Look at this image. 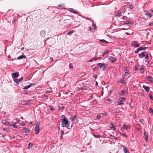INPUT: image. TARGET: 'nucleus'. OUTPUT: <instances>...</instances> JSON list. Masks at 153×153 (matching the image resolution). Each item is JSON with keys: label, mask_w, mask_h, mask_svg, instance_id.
Masks as SVG:
<instances>
[{"label": "nucleus", "mask_w": 153, "mask_h": 153, "mask_svg": "<svg viewBox=\"0 0 153 153\" xmlns=\"http://www.w3.org/2000/svg\"><path fill=\"white\" fill-rule=\"evenodd\" d=\"M121 13L120 10H119L117 11V13L116 14V15L114 16L115 17H120L121 15Z\"/></svg>", "instance_id": "obj_15"}, {"label": "nucleus", "mask_w": 153, "mask_h": 153, "mask_svg": "<svg viewBox=\"0 0 153 153\" xmlns=\"http://www.w3.org/2000/svg\"><path fill=\"white\" fill-rule=\"evenodd\" d=\"M127 91H126V90H123L120 91V94L121 95L124 94L125 93H126Z\"/></svg>", "instance_id": "obj_24"}, {"label": "nucleus", "mask_w": 153, "mask_h": 153, "mask_svg": "<svg viewBox=\"0 0 153 153\" xmlns=\"http://www.w3.org/2000/svg\"><path fill=\"white\" fill-rule=\"evenodd\" d=\"M93 77H94L96 79L97 77V75H93Z\"/></svg>", "instance_id": "obj_53"}, {"label": "nucleus", "mask_w": 153, "mask_h": 153, "mask_svg": "<svg viewBox=\"0 0 153 153\" xmlns=\"http://www.w3.org/2000/svg\"><path fill=\"white\" fill-rule=\"evenodd\" d=\"M140 70H141V73H143V68L142 67H141L140 68Z\"/></svg>", "instance_id": "obj_46"}, {"label": "nucleus", "mask_w": 153, "mask_h": 153, "mask_svg": "<svg viewBox=\"0 0 153 153\" xmlns=\"http://www.w3.org/2000/svg\"><path fill=\"white\" fill-rule=\"evenodd\" d=\"M91 29V27L90 26H89L88 28V30H90Z\"/></svg>", "instance_id": "obj_57"}, {"label": "nucleus", "mask_w": 153, "mask_h": 153, "mask_svg": "<svg viewBox=\"0 0 153 153\" xmlns=\"http://www.w3.org/2000/svg\"><path fill=\"white\" fill-rule=\"evenodd\" d=\"M109 52H110V51L109 50H105L103 52V53L102 54V56H105V54H108L109 53Z\"/></svg>", "instance_id": "obj_18"}, {"label": "nucleus", "mask_w": 153, "mask_h": 153, "mask_svg": "<svg viewBox=\"0 0 153 153\" xmlns=\"http://www.w3.org/2000/svg\"><path fill=\"white\" fill-rule=\"evenodd\" d=\"M74 32V30H71L68 32L67 34L68 35H70L72 33Z\"/></svg>", "instance_id": "obj_39"}, {"label": "nucleus", "mask_w": 153, "mask_h": 153, "mask_svg": "<svg viewBox=\"0 0 153 153\" xmlns=\"http://www.w3.org/2000/svg\"><path fill=\"white\" fill-rule=\"evenodd\" d=\"M109 61L113 63L117 61L116 59L113 56H109L108 58Z\"/></svg>", "instance_id": "obj_5"}, {"label": "nucleus", "mask_w": 153, "mask_h": 153, "mask_svg": "<svg viewBox=\"0 0 153 153\" xmlns=\"http://www.w3.org/2000/svg\"><path fill=\"white\" fill-rule=\"evenodd\" d=\"M149 58V56L147 54L145 57V59H148Z\"/></svg>", "instance_id": "obj_51"}, {"label": "nucleus", "mask_w": 153, "mask_h": 153, "mask_svg": "<svg viewBox=\"0 0 153 153\" xmlns=\"http://www.w3.org/2000/svg\"><path fill=\"white\" fill-rule=\"evenodd\" d=\"M119 82L123 84H125L126 83L125 81L122 79H120L119 80Z\"/></svg>", "instance_id": "obj_25"}, {"label": "nucleus", "mask_w": 153, "mask_h": 153, "mask_svg": "<svg viewBox=\"0 0 153 153\" xmlns=\"http://www.w3.org/2000/svg\"><path fill=\"white\" fill-rule=\"evenodd\" d=\"M98 67H97V66L95 68H94V69L93 70L94 71H96L98 69Z\"/></svg>", "instance_id": "obj_44"}, {"label": "nucleus", "mask_w": 153, "mask_h": 153, "mask_svg": "<svg viewBox=\"0 0 153 153\" xmlns=\"http://www.w3.org/2000/svg\"><path fill=\"white\" fill-rule=\"evenodd\" d=\"M126 16H123V18H122V19H125V18H126Z\"/></svg>", "instance_id": "obj_63"}, {"label": "nucleus", "mask_w": 153, "mask_h": 153, "mask_svg": "<svg viewBox=\"0 0 153 153\" xmlns=\"http://www.w3.org/2000/svg\"><path fill=\"white\" fill-rule=\"evenodd\" d=\"M145 52H143L142 53L139 54V56L140 58H143L145 56Z\"/></svg>", "instance_id": "obj_21"}, {"label": "nucleus", "mask_w": 153, "mask_h": 153, "mask_svg": "<svg viewBox=\"0 0 153 153\" xmlns=\"http://www.w3.org/2000/svg\"><path fill=\"white\" fill-rule=\"evenodd\" d=\"M110 128L111 129L114 131L116 129L115 126L114 125H113L112 124V126H110Z\"/></svg>", "instance_id": "obj_32"}, {"label": "nucleus", "mask_w": 153, "mask_h": 153, "mask_svg": "<svg viewBox=\"0 0 153 153\" xmlns=\"http://www.w3.org/2000/svg\"><path fill=\"white\" fill-rule=\"evenodd\" d=\"M131 128V126L129 125H124L121 128V130L122 129L125 130H127L128 129H130Z\"/></svg>", "instance_id": "obj_6"}, {"label": "nucleus", "mask_w": 153, "mask_h": 153, "mask_svg": "<svg viewBox=\"0 0 153 153\" xmlns=\"http://www.w3.org/2000/svg\"><path fill=\"white\" fill-rule=\"evenodd\" d=\"M69 68H73V66L71 64H70L69 65Z\"/></svg>", "instance_id": "obj_55"}, {"label": "nucleus", "mask_w": 153, "mask_h": 153, "mask_svg": "<svg viewBox=\"0 0 153 153\" xmlns=\"http://www.w3.org/2000/svg\"><path fill=\"white\" fill-rule=\"evenodd\" d=\"M143 88L145 90V91L147 92H149V88L146 85H143Z\"/></svg>", "instance_id": "obj_12"}, {"label": "nucleus", "mask_w": 153, "mask_h": 153, "mask_svg": "<svg viewBox=\"0 0 153 153\" xmlns=\"http://www.w3.org/2000/svg\"><path fill=\"white\" fill-rule=\"evenodd\" d=\"M149 97L151 100H153V98L151 94H150L149 95Z\"/></svg>", "instance_id": "obj_48"}, {"label": "nucleus", "mask_w": 153, "mask_h": 153, "mask_svg": "<svg viewBox=\"0 0 153 153\" xmlns=\"http://www.w3.org/2000/svg\"><path fill=\"white\" fill-rule=\"evenodd\" d=\"M76 117V116L75 115H74L72 117H71L70 118V119L71 120V121H73L75 119Z\"/></svg>", "instance_id": "obj_30"}, {"label": "nucleus", "mask_w": 153, "mask_h": 153, "mask_svg": "<svg viewBox=\"0 0 153 153\" xmlns=\"http://www.w3.org/2000/svg\"><path fill=\"white\" fill-rule=\"evenodd\" d=\"M58 7H59L60 8L62 7V5H61V4H60L58 5Z\"/></svg>", "instance_id": "obj_62"}, {"label": "nucleus", "mask_w": 153, "mask_h": 153, "mask_svg": "<svg viewBox=\"0 0 153 153\" xmlns=\"http://www.w3.org/2000/svg\"><path fill=\"white\" fill-rule=\"evenodd\" d=\"M97 67H100L103 69V71H104L106 68L107 65L104 63H99L97 64Z\"/></svg>", "instance_id": "obj_2"}, {"label": "nucleus", "mask_w": 153, "mask_h": 153, "mask_svg": "<svg viewBox=\"0 0 153 153\" xmlns=\"http://www.w3.org/2000/svg\"><path fill=\"white\" fill-rule=\"evenodd\" d=\"M30 88L28 85H27V86H25V87H24V88H23V89H27L28 88Z\"/></svg>", "instance_id": "obj_43"}, {"label": "nucleus", "mask_w": 153, "mask_h": 153, "mask_svg": "<svg viewBox=\"0 0 153 153\" xmlns=\"http://www.w3.org/2000/svg\"><path fill=\"white\" fill-rule=\"evenodd\" d=\"M146 48H137V50L135 51V53H137L138 52L140 51L145 50Z\"/></svg>", "instance_id": "obj_17"}, {"label": "nucleus", "mask_w": 153, "mask_h": 153, "mask_svg": "<svg viewBox=\"0 0 153 153\" xmlns=\"http://www.w3.org/2000/svg\"><path fill=\"white\" fill-rule=\"evenodd\" d=\"M116 102L117 103V105H123L124 104V103L123 102H120V101H118L117 102Z\"/></svg>", "instance_id": "obj_29"}, {"label": "nucleus", "mask_w": 153, "mask_h": 153, "mask_svg": "<svg viewBox=\"0 0 153 153\" xmlns=\"http://www.w3.org/2000/svg\"><path fill=\"white\" fill-rule=\"evenodd\" d=\"M89 88L88 87H87V86H84V87H82L81 88H80V89H81V90H88V89Z\"/></svg>", "instance_id": "obj_22"}, {"label": "nucleus", "mask_w": 153, "mask_h": 153, "mask_svg": "<svg viewBox=\"0 0 153 153\" xmlns=\"http://www.w3.org/2000/svg\"><path fill=\"white\" fill-rule=\"evenodd\" d=\"M39 124L38 123H36V126L35 128V134H37L39 133Z\"/></svg>", "instance_id": "obj_3"}, {"label": "nucleus", "mask_w": 153, "mask_h": 153, "mask_svg": "<svg viewBox=\"0 0 153 153\" xmlns=\"http://www.w3.org/2000/svg\"><path fill=\"white\" fill-rule=\"evenodd\" d=\"M76 10H74V11L73 12V13H74V14H79L78 12L76 11Z\"/></svg>", "instance_id": "obj_45"}, {"label": "nucleus", "mask_w": 153, "mask_h": 153, "mask_svg": "<svg viewBox=\"0 0 153 153\" xmlns=\"http://www.w3.org/2000/svg\"><path fill=\"white\" fill-rule=\"evenodd\" d=\"M100 42L104 43H108V42L104 39H101L100 40Z\"/></svg>", "instance_id": "obj_41"}, {"label": "nucleus", "mask_w": 153, "mask_h": 153, "mask_svg": "<svg viewBox=\"0 0 153 153\" xmlns=\"http://www.w3.org/2000/svg\"><path fill=\"white\" fill-rule=\"evenodd\" d=\"M132 45L134 47H138L140 46L138 42L137 41H133L131 43Z\"/></svg>", "instance_id": "obj_7"}, {"label": "nucleus", "mask_w": 153, "mask_h": 153, "mask_svg": "<svg viewBox=\"0 0 153 153\" xmlns=\"http://www.w3.org/2000/svg\"><path fill=\"white\" fill-rule=\"evenodd\" d=\"M145 12V14L148 16L150 18H151L152 16V15L149 11H146Z\"/></svg>", "instance_id": "obj_13"}, {"label": "nucleus", "mask_w": 153, "mask_h": 153, "mask_svg": "<svg viewBox=\"0 0 153 153\" xmlns=\"http://www.w3.org/2000/svg\"><path fill=\"white\" fill-rule=\"evenodd\" d=\"M64 108V107L63 106H59L58 108V109L59 110H62Z\"/></svg>", "instance_id": "obj_40"}, {"label": "nucleus", "mask_w": 153, "mask_h": 153, "mask_svg": "<svg viewBox=\"0 0 153 153\" xmlns=\"http://www.w3.org/2000/svg\"><path fill=\"white\" fill-rule=\"evenodd\" d=\"M51 92V91L49 90L47 91L46 93H50Z\"/></svg>", "instance_id": "obj_60"}, {"label": "nucleus", "mask_w": 153, "mask_h": 153, "mask_svg": "<svg viewBox=\"0 0 153 153\" xmlns=\"http://www.w3.org/2000/svg\"><path fill=\"white\" fill-rule=\"evenodd\" d=\"M61 120L62 121V126L63 127H66L69 128L70 127V123L68 120L67 118L64 117L63 119H62Z\"/></svg>", "instance_id": "obj_1"}, {"label": "nucleus", "mask_w": 153, "mask_h": 153, "mask_svg": "<svg viewBox=\"0 0 153 153\" xmlns=\"http://www.w3.org/2000/svg\"><path fill=\"white\" fill-rule=\"evenodd\" d=\"M123 148V150L124 153H129L128 150V148L124 146H122Z\"/></svg>", "instance_id": "obj_11"}, {"label": "nucleus", "mask_w": 153, "mask_h": 153, "mask_svg": "<svg viewBox=\"0 0 153 153\" xmlns=\"http://www.w3.org/2000/svg\"><path fill=\"white\" fill-rule=\"evenodd\" d=\"M149 25H150V26H153V23H149Z\"/></svg>", "instance_id": "obj_52"}, {"label": "nucleus", "mask_w": 153, "mask_h": 153, "mask_svg": "<svg viewBox=\"0 0 153 153\" xmlns=\"http://www.w3.org/2000/svg\"><path fill=\"white\" fill-rule=\"evenodd\" d=\"M68 10L70 12L73 13L74 10V9L72 8H68Z\"/></svg>", "instance_id": "obj_35"}, {"label": "nucleus", "mask_w": 153, "mask_h": 153, "mask_svg": "<svg viewBox=\"0 0 153 153\" xmlns=\"http://www.w3.org/2000/svg\"><path fill=\"white\" fill-rule=\"evenodd\" d=\"M125 24H127L128 25H131V24H132V22H131L126 21L125 22Z\"/></svg>", "instance_id": "obj_36"}, {"label": "nucleus", "mask_w": 153, "mask_h": 153, "mask_svg": "<svg viewBox=\"0 0 153 153\" xmlns=\"http://www.w3.org/2000/svg\"><path fill=\"white\" fill-rule=\"evenodd\" d=\"M20 120H17V122H16V123H19L20 122Z\"/></svg>", "instance_id": "obj_64"}, {"label": "nucleus", "mask_w": 153, "mask_h": 153, "mask_svg": "<svg viewBox=\"0 0 153 153\" xmlns=\"http://www.w3.org/2000/svg\"><path fill=\"white\" fill-rule=\"evenodd\" d=\"M16 123L15 122H10L9 126H13L14 128H17L18 126H16Z\"/></svg>", "instance_id": "obj_8"}, {"label": "nucleus", "mask_w": 153, "mask_h": 153, "mask_svg": "<svg viewBox=\"0 0 153 153\" xmlns=\"http://www.w3.org/2000/svg\"><path fill=\"white\" fill-rule=\"evenodd\" d=\"M49 107L50 108V110L51 111H52L54 109L52 106H50Z\"/></svg>", "instance_id": "obj_47"}, {"label": "nucleus", "mask_w": 153, "mask_h": 153, "mask_svg": "<svg viewBox=\"0 0 153 153\" xmlns=\"http://www.w3.org/2000/svg\"><path fill=\"white\" fill-rule=\"evenodd\" d=\"M120 134L121 135H122L123 137H124L126 138H127L128 137V136L125 133H120Z\"/></svg>", "instance_id": "obj_31"}, {"label": "nucleus", "mask_w": 153, "mask_h": 153, "mask_svg": "<svg viewBox=\"0 0 153 153\" xmlns=\"http://www.w3.org/2000/svg\"><path fill=\"white\" fill-rule=\"evenodd\" d=\"M11 76L13 79L19 76V74L18 72H16L15 73L12 74Z\"/></svg>", "instance_id": "obj_4"}, {"label": "nucleus", "mask_w": 153, "mask_h": 153, "mask_svg": "<svg viewBox=\"0 0 153 153\" xmlns=\"http://www.w3.org/2000/svg\"><path fill=\"white\" fill-rule=\"evenodd\" d=\"M128 7L131 9H133L134 8V6L131 4H129L128 6Z\"/></svg>", "instance_id": "obj_33"}, {"label": "nucleus", "mask_w": 153, "mask_h": 153, "mask_svg": "<svg viewBox=\"0 0 153 153\" xmlns=\"http://www.w3.org/2000/svg\"><path fill=\"white\" fill-rule=\"evenodd\" d=\"M26 58V56H25L24 55H22L20 56H19L18 57H17V59L19 60L20 59H22L23 58Z\"/></svg>", "instance_id": "obj_19"}, {"label": "nucleus", "mask_w": 153, "mask_h": 153, "mask_svg": "<svg viewBox=\"0 0 153 153\" xmlns=\"http://www.w3.org/2000/svg\"><path fill=\"white\" fill-rule=\"evenodd\" d=\"M93 61L92 59H90V60L88 61V62H92Z\"/></svg>", "instance_id": "obj_61"}, {"label": "nucleus", "mask_w": 153, "mask_h": 153, "mask_svg": "<svg viewBox=\"0 0 153 153\" xmlns=\"http://www.w3.org/2000/svg\"><path fill=\"white\" fill-rule=\"evenodd\" d=\"M149 112L151 113L152 114H153V109L151 108H149Z\"/></svg>", "instance_id": "obj_37"}, {"label": "nucleus", "mask_w": 153, "mask_h": 153, "mask_svg": "<svg viewBox=\"0 0 153 153\" xmlns=\"http://www.w3.org/2000/svg\"><path fill=\"white\" fill-rule=\"evenodd\" d=\"M107 100L108 101V102H111L112 101V100H111V99H108Z\"/></svg>", "instance_id": "obj_59"}, {"label": "nucleus", "mask_w": 153, "mask_h": 153, "mask_svg": "<svg viewBox=\"0 0 153 153\" xmlns=\"http://www.w3.org/2000/svg\"><path fill=\"white\" fill-rule=\"evenodd\" d=\"M32 101L30 100H28L25 102V103L24 104V105H29L32 103Z\"/></svg>", "instance_id": "obj_16"}, {"label": "nucleus", "mask_w": 153, "mask_h": 153, "mask_svg": "<svg viewBox=\"0 0 153 153\" xmlns=\"http://www.w3.org/2000/svg\"><path fill=\"white\" fill-rule=\"evenodd\" d=\"M35 85H36V84L35 83H30L29 85H28V86L29 88H30L31 86Z\"/></svg>", "instance_id": "obj_38"}, {"label": "nucleus", "mask_w": 153, "mask_h": 153, "mask_svg": "<svg viewBox=\"0 0 153 153\" xmlns=\"http://www.w3.org/2000/svg\"><path fill=\"white\" fill-rule=\"evenodd\" d=\"M93 136L96 138H99L100 137V135L98 134H96L94 133L93 134Z\"/></svg>", "instance_id": "obj_26"}, {"label": "nucleus", "mask_w": 153, "mask_h": 153, "mask_svg": "<svg viewBox=\"0 0 153 153\" xmlns=\"http://www.w3.org/2000/svg\"><path fill=\"white\" fill-rule=\"evenodd\" d=\"M147 79L151 82H153V79L152 77L150 76H147L146 77Z\"/></svg>", "instance_id": "obj_10"}, {"label": "nucleus", "mask_w": 153, "mask_h": 153, "mask_svg": "<svg viewBox=\"0 0 153 153\" xmlns=\"http://www.w3.org/2000/svg\"><path fill=\"white\" fill-rule=\"evenodd\" d=\"M126 100V98L121 97L119 98V101L121 102H123L124 101Z\"/></svg>", "instance_id": "obj_23"}, {"label": "nucleus", "mask_w": 153, "mask_h": 153, "mask_svg": "<svg viewBox=\"0 0 153 153\" xmlns=\"http://www.w3.org/2000/svg\"><path fill=\"white\" fill-rule=\"evenodd\" d=\"M92 59L93 61H94V60H97V59H97L96 58V57H94Z\"/></svg>", "instance_id": "obj_50"}, {"label": "nucleus", "mask_w": 153, "mask_h": 153, "mask_svg": "<svg viewBox=\"0 0 153 153\" xmlns=\"http://www.w3.org/2000/svg\"><path fill=\"white\" fill-rule=\"evenodd\" d=\"M138 70V68L137 66H136L135 67V70L137 71Z\"/></svg>", "instance_id": "obj_56"}, {"label": "nucleus", "mask_w": 153, "mask_h": 153, "mask_svg": "<svg viewBox=\"0 0 153 153\" xmlns=\"http://www.w3.org/2000/svg\"><path fill=\"white\" fill-rule=\"evenodd\" d=\"M23 131L26 133H28L29 132V130L26 128H25L23 129Z\"/></svg>", "instance_id": "obj_34"}, {"label": "nucleus", "mask_w": 153, "mask_h": 153, "mask_svg": "<svg viewBox=\"0 0 153 153\" xmlns=\"http://www.w3.org/2000/svg\"><path fill=\"white\" fill-rule=\"evenodd\" d=\"M61 134L63 135L64 134V132L63 131H62L61 132Z\"/></svg>", "instance_id": "obj_58"}, {"label": "nucleus", "mask_w": 153, "mask_h": 153, "mask_svg": "<svg viewBox=\"0 0 153 153\" xmlns=\"http://www.w3.org/2000/svg\"><path fill=\"white\" fill-rule=\"evenodd\" d=\"M33 146V144L32 143H31L30 142L29 143V144H28V149H30V148L31 149Z\"/></svg>", "instance_id": "obj_27"}, {"label": "nucleus", "mask_w": 153, "mask_h": 153, "mask_svg": "<svg viewBox=\"0 0 153 153\" xmlns=\"http://www.w3.org/2000/svg\"><path fill=\"white\" fill-rule=\"evenodd\" d=\"M10 122L7 121L5 120H4L2 122V124L5 126H9Z\"/></svg>", "instance_id": "obj_14"}, {"label": "nucleus", "mask_w": 153, "mask_h": 153, "mask_svg": "<svg viewBox=\"0 0 153 153\" xmlns=\"http://www.w3.org/2000/svg\"><path fill=\"white\" fill-rule=\"evenodd\" d=\"M97 119L98 120H100L101 118V116L100 115H98L97 116Z\"/></svg>", "instance_id": "obj_42"}, {"label": "nucleus", "mask_w": 153, "mask_h": 153, "mask_svg": "<svg viewBox=\"0 0 153 153\" xmlns=\"http://www.w3.org/2000/svg\"><path fill=\"white\" fill-rule=\"evenodd\" d=\"M128 74V70L126 69L125 70V73L123 76V79H124Z\"/></svg>", "instance_id": "obj_20"}, {"label": "nucleus", "mask_w": 153, "mask_h": 153, "mask_svg": "<svg viewBox=\"0 0 153 153\" xmlns=\"http://www.w3.org/2000/svg\"><path fill=\"white\" fill-rule=\"evenodd\" d=\"M13 80L17 84H19V83H20L19 79H13Z\"/></svg>", "instance_id": "obj_28"}, {"label": "nucleus", "mask_w": 153, "mask_h": 153, "mask_svg": "<svg viewBox=\"0 0 153 153\" xmlns=\"http://www.w3.org/2000/svg\"><path fill=\"white\" fill-rule=\"evenodd\" d=\"M23 79V77H22L21 78H20V79H19V80L20 82H21L22 81Z\"/></svg>", "instance_id": "obj_49"}, {"label": "nucleus", "mask_w": 153, "mask_h": 153, "mask_svg": "<svg viewBox=\"0 0 153 153\" xmlns=\"http://www.w3.org/2000/svg\"><path fill=\"white\" fill-rule=\"evenodd\" d=\"M144 136L145 137V140L146 141H147L148 139V133L145 131H144Z\"/></svg>", "instance_id": "obj_9"}, {"label": "nucleus", "mask_w": 153, "mask_h": 153, "mask_svg": "<svg viewBox=\"0 0 153 153\" xmlns=\"http://www.w3.org/2000/svg\"><path fill=\"white\" fill-rule=\"evenodd\" d=\"M20 124L21 125V126H24L25 125V124L23 123H21Z\"/></svg>", "instance_id": "obj_54"}]
</instances>
